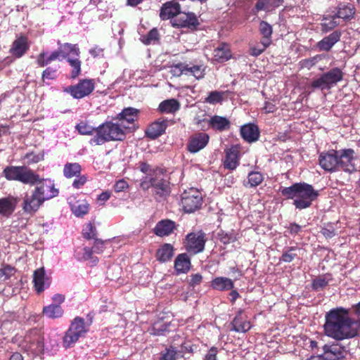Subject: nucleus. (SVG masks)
I'll list each match as a JSON object with an SVG mask.
<instances>
[{"mask_svg": "<svg viewBox=\"0 0 360 360\" xmlns=\"http://www.w3.org/2000/svg\"><path fill=\"white\" fill-rule=\"evenodd\" d=\"M43 314L49 319L60 318L63 314V309L58 304H49L43 308Z\"/></svg>", "mask_w": 360, "mask_h": 360, "instance_id": "nucleus-41", "label": "nucleus"}, {"mask_svg": "<svg viewBox=\"0 0 360 360\" xmlns=\"http://www.w3.org/2000/svg\"><path fill=\"white\" fill-rule=\"evenodd\" d=\"M229 94V91H210L208 96L205 98V102L211 105L221 103L224 100L225 95Z\"/></svg>", "mask_w": 360, "mask_h": 360, "instance_id": "nucleus-44", "label": "nucleus"}, {"mask_svg": "<svg viewBox=\"0 0 360 360\" xmlns=\"http://www.w3.org/2000/svg\"><path fill=\"white\" fill-rule=\"evenodd\" d=\"M259 32L263 36L261 40L271 43L272 27L266 21H262L259 24Z\"/></svg>", "mask_w": 360, "mask_h": 360, "instance_id": "nucleus-48", "label": "nucleus"}, {"mask_svg": "<svg viewBox=\"0 0 360 360\" xmlns=\"http://www.w3.org/2000/svg\"><path fill=\"white\" fill-rule=\"evenodd\" d=\"M202 203V197L200 191L190 188L181 195V205L186 212L191 213L198 210Z\"/></svg>", "mask_w": 360, "mask_h": 360, "instance_id": "nucleus-9", "label": "nucleus"}, {"mask_svg": "<svg viewBox=\"0 0 360 360\" xmlns=\"http://www.w3.org/2000/svg\"><path fill=\"white\" fill-rule=\"evenodd\" d=\"M264 181V175L259 172H251L248 175L247 182H244L245 187H256Z\"/></svg>", "mask_w": 360, "mask_h": 360, "instance_id": "nucleus-45", "label": "nucleus"}, {"mask_svg": "<svg viewBox=\"0 0 360 360\" xmlns=\"http://www.w3.org/2000/svg\"><path fill=\"white\" fill-rule=\"evenodd\" d=\"M82 171L81 165L77 163L68 162L64 165L63 174L68 178L70 179L75 176H78Z\"/></svg>", "mask_w": 360, "mask_h": 360, "instance_id": "nucleus-43", "label": "nucleus"}, {"mask_svg": "<svg viewBox=\"0 0 360 360\" xmlns=\"http://www.w3.org/2000/svg\"><path fill=\"white\" fill-rule=\"evenodd\" d=\"M325 58L326 56L323 54H318L309 58H305L300 60L299 64L300 68L310 70Z\"/></svg>", "mask_w": 360, "mask_h": 360, "instance_id": "nucleus-46", "label": "nucleus"}, {"mask_svg": "<svg viewBox=\"0 0 360 360\" xmlns=\"http://www.w3.org/2000/svg\"><path fill=\"white\" fill-rule=\"evenodd\" d=\"M340 24V20L336 14L330 17H325L321 23V31L323 32H328L338 26Z\"/></svg>", "mask_w": 360, "mask_h": 360, "instance_id": "nucleus-40", "label": "nucleus"}, {"mask_svg": "<svg viewBox=\"0 0 360 360\" xmlns=\"http://www.w3.org/2000/svg\"><path fill=\"white\" fill-rule=\"evenodd\" d=\"M328 285V280L324 276H319L312 281L311 288L314 290H319L323 289Z\"/></svg>", "mask_w": 360, "mask_h": 360, "instance_id": "nucleus-57", "label": "nucleus"}, {"mask_svg": "<svg viewBox=\"0 0 360 360\" xmlns=\"http://www.w3.org/2000/svg\"><path fill=\"white\" fill-rule=\"evenodd\" d=\"M238 234L234 230H231L230 231L220 230L217 233L218 239L224 245H228L236 242L238 240Z\"/></svg>", "mask_w": 360, "mask_h": 360, "instance_id": "nucleus-42", "label": "nucleus"}, {"mask_svg": "<svg viewBox=\"0 0 360 360\" xmlns=\"http://www.w3.org/2000/svg\"><path fill=\"white\" fill-rule=\"evenodd\" d=\"M4 177L8 181H17L24 184L34 185L40 177L25 166H7L3 170Z\"/></svg>", "mask_w": 360, "mask_h": 360, "instance_id": "nucleus-6", "label": "nucleus"}, {"mask_svg": "<svg viewBox=\"0 0 360 360\" xmlns=\"http://www.w3.org/2000/svg\"><path fill=\"white\" fill-rule=\"evenodd\" d=\"M356 12L354 6L350 3H340L338 6V12L336 15L340 19L348 21L354 18Z\"/></svg>", "mask_w": 360, "mask_h": 360, "instance_id": "nucleus-29", "label": "nucleus"}, {"mask_svg": "<svg viewBox=\"0 0 360 360\" xmlns=\"http://www.w3.org/2000/svg\"><path fill=\"white\" fill-rule=\"evenodd\" d=\"M151 186L154 189L155 195L160 198L165 197L169 195L170 186L169 183L163 179H159L157 177H152L150 179Z\"/></svg>", "mask_w": 360, "mask_h": 360, "instance_id": "nucleus-23", "label": "nucleus"}, {"mask_svg": "<svg viewBox=\"0 0 360 360\" xmlns=\"http://www.w3.org/2000/svg\"><path fill=\"white\" fill-rule=\"evenodd\" d=\"M288 229L290 234L297 235L301 231L302 227L296 223H291Z\"/></svg>", "mask_w": 360, "mask_h": 360, "instance_id": "nucleus-63", "label": "nucleus"}, {"mask_svg": "<svg viewBox=\"0 0 360 360\" xmlns=\"http://www.w3.org/2000/svg\"><path fill=\"white\" fill-rule=\"evenodd\" d=\"M167 127V120H158L153 122L146 130V136L155 139L163 134Z\"/></svg>", "mask_w": 360, "mask_h": 360, "instance_id": "nucleus-24", "label": "nucleus"}, {"mask_svg": "<svg viewBox=\"0 0 360 360\" xmlns=\"http://www.w3.org/2000/svg\"><path fill=\"white\" fill-rule=\"evenodd\" d=\"M210 285L214 290L225 291L232 290L234 288V283L229 278L219 276L214 278Z\"/></svg>", "mask_w": 360, "mask_h": 360, "instance_id": "nucleus-35", "label": "nucleus"}, {"mask_svg": "<svg viewBox=\"0 0 360 360\" xmlns=\"http://www.w3.org/2000/svg\"><path fill=\"white\" fill-rule=\"evenodd\" d=\"M281 193L286 199L293 200L292 204L300 210L309 207L319 195V191L305 182L295 183L283 188Z\"/></svg>", "mask_w": 360, "mask_h": 360, "instance_id": "nucleus-4", "label": "nucleus"}, {"mask_svg": "<svg viewBox=\"0 0 360 360\" xmlns=\"http://www.w3.org/2000/svg\"><path fill=\"white\" fill-rule=\"evenodd\" d=\"M89 325H86L84 319L77 316L71 322L68 330L63 338V345L65 348H70L75 345L81 337H84L89 331Z\"/></svg>", "mask_w": 360, "mask_h": 360, "instance_id": "nucleus-7", "label": "nucleus"}, {"mask_svg": "<svg viewBox=\"0 0 360 360\" xmlns=\"http://www.w3.org/2000/svg\"><path fill=\"white\" fill-rule=\"evenodd\" d=\"M338 171L342 170L352 173L356 171L354 160V150L351 148L338 150Z\"/></svg>", "mask_w": 360, "mask_h": 360, "instance_id": "nucleus-14", "label": "nucleus"}, {"mask_svg": "<svg viewBox=\"0 0 360 360\" xmlns=\"http://www.w3.org/2000/svg\"><path fill=\"white\" fill-rule=\"evenodd\" d=\"M323 350L326 360H340L345 356V347L338 343L326 344Z\"/></svg>", "mask_w": 360, "mask_h": 360, "instance_id": "nucleus-19", "label": "nucleus"}, {"mask_svg": "<svg viewBox=\"0 0 360 360\" xmlns=\"http://www.w3.org/2000/svg\"><path fill=\"white\" fill-rule=\"evenodd\" d=\"M174 27L186 28L191 31L197 30L200 22L196 15L193 12L183 13L171 20Z\"/></svg>", "mask_w": 360, "mask_h": 360, "instance_id": "nucleus-12", "label": "nucleus"}, {"mask_svg": "<svg viewBox=\"0 0 360 360\" xmlns=\"http://www.w3.org/2000/svg\"><path fill=\"white\" fill-rule=\"evenodd\" d=\"M202 280V276L200 274H194L191 275V279L189 281V285L193 288L195 287L200 284Z\"/></svg>", "mask_w": 360, "mask_h": 360, "instance_id": "nucleus-62", "label": "nucleus"}, {"mask_svg": "<svg viewBox=\"0 0 360 360\" xmlns=\"http://www.w3.org/2000/svg\"><path fill=\"white\" fill-rule=\"evenodd\" d=\"M139 113V110L136 108H127L117 115V118L124 129H134V122L138 120Z\"/></svg>", "mask_w": 360, "mask_h": 360, "instance_id": "nucleus-17", "label": "nucleus"}, {"mask_svg": "<svg viewBox=\"0 0 360 360\" xmlns=\"http://www.w3.org/2000/svg\"><path fill=\"white\" fill-rule=\"evenodd\" d=\"M17 269L9 264H3L0 269V281H5L10 279L16 273Z\"/></svg>", "mask_w": 360, "mask_h": 360, "instance_id": "nucleus-51", "label": "nucleus"}, {"mask_svg": "<svg viewBox=\"0 0 360 360\" xmlns=\"http://www.w3.org/2000/svg\"><path fill=\"white\" fill-rule=\"evenodd\" d=\"M95 89V82L92 79H80L75 85L68 86L65 91L70 94L74 98L81 99L91 94Z\"/></svg>", "mask_w": 360, "mask_h": 360, "instance_id": "nucleus-11", "label": "nucleus"}, {"mask_svg": "<svg viewBox=\"0 0 360 360\" xmlns=\"http://www.w3.org/2000/svg\"><path fill=\"white\" fill-rule=\"evenodd\" d=\"M206 241V234L202 230L191 232L186 236L184 247L188 252L196 255L203 252Z\"/></svg>", "mask_w": 360, "mask_h": 360, "instance_id": "nucleus-10", "label": "nucleus"}, {"mask_svg": "<svg viewBox=\"0 0 360 360\" xmlns=\"http://www.w3.org/2000/svg\"><path fill=\"white\" fill-rule=\"evenodd\" d=\"M342 33L339 30H335L329 35L323 37L316 44L319 51H329L333 46L340 40Z\"/></svg>", "mask_w": 360, "mask_h": 360, "instance_id": "nucleus-22", "label": "nucleus"}, {"mask_svg": "<svg viewBox=\"0 0 360 360\" xmlns=\"http://www.w3.org/2000/svg\"><path fill=\"white\" fill-rule=\"evenodd\" d=\"M17 205V200L13 196L0 198V214L8 217L13 214Z\"/></svg>", "mask_w": 360, "mask_h": 360, "instance_id": "nucleus-32", "label": "nucleus"}, {"mask_svg": "<svg viewBox=\"0 0 360 360\" xmlns=\"http://www.w3.org/2000/svg\"><path fill=\"white\" fill-rule=\"evenodd\" d=\"M180 102L176 98L166 99L162 101L158 106V110L162 113L174 114L179 110Z\"/></svg>", "mask_w": 360, "mask_h": 360, "instance_id": "nucleus-34", "label": "nucleus"}, {"mask_svg": "<svg viewBox=\"0 0 360 360\" xmlns=\"http://www.w3.org/2000/svg\"><path fill=\"white\" fill-rule=\"evenodd\" d=\"M239 165V151L237 148L231 147L226 151L224 167L226 169L233 170Z\"/></svg>", "mask_w": 360, "mask_h": 360, "instance_id": "nucleus-28", "label": "nucleus"}, {"mask_svg": "<svg viewBox=\"0 0 360 360\" xmlns=\"http://www.w3.org/2000/svg\"><path fill=\"white\" fill-rule=\"evenodd\" d=\"M180 13V4L176 0H172L162 4L160 11V18L162 20H173Z\"/></svg>", "mask_w": 360, "mask_h": 360, "instance_id": "nucleus-18", "label": "nucleus"}, {"mask_svg": "<svg viewBox=\"0 0 360 360\" xmlns=\"http://www.w3.org/2000/svg\"><path fill=\"white\" fill-rule=\"evenodd\" d=\"M263 109L266 113H271L275 112L277 108L273 103L266 101L264 103Z\"/></svg>", "mask_w": 360, "mask_h": 360, "instance_id": "nucleus-64", "label": "nucleus"}, {"mask_svg": "<svg viewBox=\"0 0 360 360\" xmlns=\"http://www.w3.org/2000/svg\"><path fill=\"white\" fill-rule=\"evenodd\" d=\"M270 44V43L260 40V42L256 46L250 48V54L257 57L261 55Z\"/></svg>", "mask_w": 360, "mask_h": 360, "instance_id": "nucleus-54", "label": "nucleus"}, {"mask_svg": "<svg viewBox=\"0 0 360 360\" xmlns=\"http://www.w3.org/2000/svg\"><path fill=\"white\" fill-rule=\"evenodd\" d=\"M89 205L84 201H77L72 206V211L77 217H83L89 212Z\"/></svg>", "mask_w": 360, "mask_h": 360, "instance_id": "nucleus-47", "label": "nucleus"}, {"mask_svg": "<svg viewBox=\"0 0 360 360\" xmlns=\"http://www.w3.org/2000/svg\"><path fill=\"white\" fill-rule=\"evenodd\" d=\"M283 2V0H257L254 10L256 12L262 11L270 12L281 6Z\"/></svg>", "mask_w": 360, "mask_h": 360, "instance_id": "nucleus-31", "label": "nucleus"}, {"mask_svg": "<svg viewBox=\"0 0 360 360\" xmlns=\"http://www.w3.org/2000/svg\"><path fill=\"white\" fill-rule=\"evenodd\" d=\"M218 352L219 349L217 347H212L205 355L203 360H217Z\"/></svg>", "mask_w": 360, "mask_h": 360, "instance_id": "nucleus-60", "label": "nucleus"}, {"mask_svg": "<svg viewBox=\"0 0 360 360\" xmlns=\"http://www.w3.org/2000/svg\"><path fill=\"white\" fill-rule=\"evenodd\" d=\"M351 321L348 309L341 307L330 309L325 315V335L337 341L356 338V330L352 328Z\"/></svg>", "mask_w": 360, "mask_h": 360, "instance_id": "nucleus-1", "label": "nucleus"}, {"mask_svg": "<svg viewBox=\"0 0 360 360\" xmlns=\"http://www.w3.org/2000/svg\"><path fill=\"white\" fill-rule=\"evenodd\" d=\"M126 134L121 124L105 122L96 128V134L89 141L91 145H102L112 141H123Z\"/></svg>", "mask_w": 360, "mask_h": 360, "instance_id": "nucleus-5", "label": "nucleus"}, {"mask_svg": "<svg viewBox=\"0 0 360 360\" xmlns=\"http://www.w3.org/2000/svg\"><path fill=\"white\" fill-rule=\"evenodd\" d=\"M244 311L239 309L231 321L232 330L237 333H246L251 328L250 322L247 320V316H243Z\"/></svg>", "mask_w": 360, "mask_h": 360, "instance_id": "nucleus-20", "label": "nucleus"}, {"mask_svg": "<svg viewBox=\"0 0 360 360\" xmlns=\"http://www.w3.org/2000/svg\"><path fill=\"white\" fill-rule=\"evenodd\" d=\"M191 266V259L186 253L179 254L174 261V269L177 273L185 274L187 273Z\"/></svg>", "mask_w": 360, "mask_h": 360, "instance_id": "nucleus-30", "label": "nucleus"}, {"mask_svg": "<svg viewBox=\"0 0 360 360\" xmlns=\"http://www.w3.org/2000/svg\"><path fill=\"white\" fill-rule=\"evenodd\" d=\"M208 125L212 129L222 132L230 129L231 122L226 117L214 115L208 120Z\"/></svg>", "mask_w": 360, "mask_h": 360, "instance_id": "nucleus-25", "label": "nucleus"}, {"mask_svg": "<svg viewBox=\"0 0 360 360\" xmlns=\"http://www.w3.org/2000/svg\"><path fill=\"white\" fill-rule=\"evenodd\" d=\"M31 195H25L22 210L27 214H34L38 211L42 204L49 199L57 196L59 191L51 181H43L40 179Z\"/></svg>", "mask_w": 360, "mask_h": 360, "instance_id": "nucleus-3", "label": "nucleus"}, {"mask_svg": "<svg viewBox=\"0 0 360 360\" xmlns=\"http://www.w3.org/2000/svg\"><path fill=\"white\" fill-rule=\"evenodd\" d=\"M82 234L84 238L87 240H95L96 236L97 234L95 226L91 222L86 224L85 227L82 230Z\"/></svg>", "mask_w": 360, "mask_h": 360, "instance_id": "nucleus-56", "label": "nucleus"}, {"mask_svg": "<svg viewBox=\"0 0 360 360\" xmlns=\"http://www.w3.org/2000/svg\"><path fill=\"white\" fill-rule=\"evenodd\" d=\"M77 179H75L72 183V186L75 188H82L85 183L86 182V176L85 175H79L78 176H76Z\"/></svg>", "mask_w": 360, "mask_h": 360, "instance_id": "nucleus-61", "label": "nucleus"}, {"mask_svg": "<svg viewBox=\"0 0 360 360\" xmlns=\"http://www.w3.org/2000/svg\"><path fill=\"white\" fill-rule=\"evenodd\" d=\"M45 270L44 267L39 268L34 271L33 282L35 290L38 293L44 290Z\"/></svg>", "mask_w": 360, "mask_h": 360, "instance_id": "nucleus-38", "label": "nucleus"}, {"mask_svg": "<svg viewBox=\"0 0 360 360\" xmlns=\"http://www.w3.org/2000/svg\"><path fill=\"white\" fill-rule=\"evenodd\" d=\"M108 243V240H102L98 238H95L94 243L91 248L94 252L96 254H101L105 249V244Z\"/></svg>", "mask_w": 360, "mask_h": 360, "instance_id": "nucleus-58", "label": "nucleus"}, {"mask_svg": "<svg viewBox=\"0 0 360 360\" xmlns=\"http://www.w3.org/2000/svg\"><path fill=\"white\" fill-rule=\"evenodd\" d=\"M215 60L221 63L228 60L231 57L230 47L227 44H221L214 50Z\"/></svg>", "mask_w": 360, "mask_h": 360, "instance_id": "nucleus-37", "label": "nucleus"}, {"mask_svg": "<svg viewBox=\"0 0 360 360\" xmlns=\"http://www.w3.org/2000/svg\"><path fill=\"white\" fill-rule=\"evenodd\" d=\"M338 152L336 150H330L326 153H321L319 157V165L324 170L333 172L338 171Z\"/></svg>", "mask_w": 360, "mask_h": 360, "instance_id": "nucleus-15", "label": "nucleus"}, {"mask_svg": "<svg viewBox=\"0 0 360 360\" xmlns=\"http://www.w3.org/2000/svg\"><path fill=\"white\" fill-rule=\"evenodd\" d=\"M240 131L242 138L249 143L259 139L260 132L258 127L255 124H244L240 127Z\"/></svg>", "mask_w": 360, "mask_h": 360, "instance_id": "nucleus-26", "label": "nucleus"}, {"mask_svg": "<svg viewBox=\"0 0 360 360\" xmlns=\"http://www.w3.org/2000/svg\"><path fill=\"white\" fill-rule=\"evenodd\" d=\"M343 72L339 68H333L329 71L322 74L319 78L314 79L311 83L313 89L329 90L343 79Z\"/></svg>", "mask_w": 360, "mask_h": 360, "instance_id": "nucleus-8", "label": "nucleus"}, {"mask_svg": "<svg viewBox=\"0 0 360 360\" xmlns=\"http://www.w3.org/2000/svg\"><path fill=\"white\" fill-rule=\"evenodd\" d=\"M82 252L77 250L75 252V256L79 260H92L94 263H96L98 262V258L96 257L93 256V250L92 248L84 247L82 250Z\"/></svg>", "mask_w": 360, "mask_h": 360, "instance_id": "nucleus-49", "label": "nucleus"}, {"mask_svg": "<svg viewBox=\"0 0 360 360\" xmlns=\"http://www.w3.org/2000/svg\"><path fill=\"white\" fill-rule=\"evenodd\" d=\"M28 39L25 36L18 37L12 44L9 52L15 58L22 57L29 50Z\"/></svg>", "mask_w": 360, "mask_h": 360, "instance_id": "nucleus-21", "label": "nucleus"}, {"mask_svg": "<svg viewBox=\"0 0 360 360\" xmlns=\"http://www.w3.org/2000/svg\"><path fill=\"white\" fill-rule=\"evenodd\" d=\"M76 129L82 135H92L96 132V128L84 122H81L77 124Z\"/></svg>", "mask_w": 360, "mask_h": 360, "instance_id": "nucleus-55", "label": "nucleus"}, {"mask_svg": "<svg viewBox=\"0 0 360 360\" xmlns=\"http://www.w3.org/2000/svg\"><path fill=\"white\" fill-rule=\"evenodd\" d=\"M172 72L175 75L180 76L190 74L195 79H201L205 77V68L202 65H194L191 66L185 63H179L174 65Z\"/></svg>", "mask_w": 360, "mask_h": 360, "instance_id": "nucleus-13", "label": "nucleus"}, {"mask_svg": "<svg viewBox=\"0 0 360 360\" xmlns=\"http://www.w3.org/2000/svg\"><path fill=\"white\" fill-rule=\"evenodd\" d=\"M176 229L174 221L170 219H163L158 222L153 229L154 233L160 237L170 235Z\"/></svg>", "mask_w": 360, "mask_h": 360, "instance_id": "nucleus-27", "label": "nucleus"}, {"mask_svg": "<svg viewBox=\"0 0 360 360\" xmlns=\"http://www.w3.org/2000/svg\"><path fill=\"white\" fill-rule=\"evenodd\" d=\"M113 188L116 193H120L127 189L129 188V184L124 179H120L115 182Z\"/></svg>", "mask_w": 360, "mask_h": 360, "instance_id": "nucleus-59", "label": "nucleus"}, {"mask_svg": "<svg viewBox=\"0 0 360 360\" xmlns=\"http://www.w3.org/2000/svg\"><path fill=\"white\" fill-rule=\"evenodd\" d=\"M160 360H176L178 352L174 347L170 346L166 347L165 349L160 353Z\"/></svg>", "mask_w": 360, "mask_h": 360, "instance_id": "nucleus-53", "label": "nucleus"}, {"mask_svg": "<svg viewBox=\"0 0 360 360\" xmlns=\"http://www.w3.org/2000/svg\"><path fill=\"white\" fill-rule=\"evenodd\" d=\"M300 251V248L297 246H291L285 248L282 255L279 259V262L290 263L295 259L298 257L297 252Z\"/></svg>", "mask_w": 360, "mask_h": 360, "instance_id": "nucleus-39", "label": "nucleus"}, {"mask_svg": "<svg viewBox=\"0 0 360 360\" xmlns=\"http://www.w3.org/2000/svg\"><path fill=\"white\" fill-rule=\"evenodd\" d=\"M160 39L159 32L157 28H153L147 34L141 37V41L146 45H149Z\"/></svg>", "mask_w": 360, "mask_h": 360, "instance_id": "nucleus-52", "label": "nucleus"}, {"mask_svg": "<svg viewBox=\"0 0 360 360\" xmlns=\"http://www.w3.org/2000/svg\"><path fill=\"white\" fill-rule=\"evenodd\" d=\"M59 75L58 68L53 67H46V68L42 72L41 80L44 83L49 84L48 81L55 80Z\"/></svg>", "mask_w": 360, "mask_h": 360, "instance_id": "nucleus-50", "label": "nucleus"}, {"mask_svg": "<svg viewBox=\"0 0 360 360\" xmlns=\"http://www.w3.org/2000/svg\"><path fill=\"white\" fill-rule=\"evenodd\" d=\"M174 256V247L169 243H164L156 251L155 257L160 262H167Z\"/></svg>", "mask_w": 360, "mask_h": 360, "instance_id": "nucleus-33", "label": "nucleus"}, {"mask_svg": "<svg viewBox=\"0 0 360 360\" xmlns=\"http://www.w3.org/2000/svg\"><path fill=\"white\" fill-rule=\"evenodd\" d=\"M60 45L58 49L51 52L49 56L44 51L41 52L37 57L36 63L40 68H44L50 64L52 61L60 60V58H64L69 63L72 68L70 77L75 79L81 74L82 61L79 58H72L69 57L70 53H72L76 56L80 54L79 48L77 44H72L70 43H65L60 44V41L58 42Z\"/></svg>", "mask_w": 360, "mask_h": 360, "instance_id": "nucleus-2", "label": "nucleus"}, {"mask_svg": "<svg viewBox=\"0 0 360 360\" xmlns=\"http://www.w3.org/2000/svg\"><path fill=\"white\" fill-rule=\"evenodd\" d=\"M25 340L30 343V347L36 346V348L39 349L43 347L44 338L37 328L31 329L25 335Z\"/></svg>", "mask_w": 360, "mask_h": 360, "instance_id": "nucleus-36", "label": "nucleus"}, {"mask_svg": "<svg viewBox=\"0 0 360 360\" xmlns=\"http://www.w3.org/2000/svg\"><path fill=\"white\" fill-rule=\"evenodd\" d=\"M210 136L205 132H198L191 135L187 143V150L195 153L203 149L209 143Z\"/></svg>", "mask_w": 360, "mask_h": 360, "instance_id": "nucleus-16", "label": "nucleus"}]
</instances>
